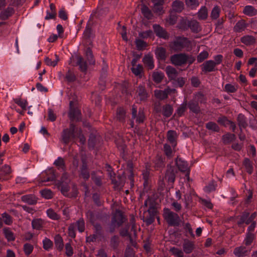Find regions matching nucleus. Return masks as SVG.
I'll list each match as a JSON object with an SVG mask.
<instances>
[{"mask_svg":"<svg viewBox=\"0 0 257 257\" xmlns=\"http://www.w3.org/2000/svg\"><path fill=\"white\" fill-rule=\"evenodd\" d=\"M246 252V250L245 249V247L244 246L236 247L235 248L234 251V254L238 256H241L243 255Z\"/></svg>","mask_w":257,"mask_h":257,"instance_id":"nucleus-48","label":"nucleus"},{"mask_svg":"<svg viewBox=\"0 0 257 257\" xmlns=\"http://www.w3.org/2000/svg\"><path fill=\"white\" fill-rule=\"evenodd\" d=\"M132 72L136 75L139 76L141 74V72L143 70V66L141 64H138L136 68L132 67L131 68Z\"/></svg>","mask_w":257,"mask_h":257,"instance_id":"nucleus-50","label":"nucleus"},{"mask_svg":"<svg viewBox=\"0 0 257 257\" xmlns=\"http://www.w3.org/2000/svg\"><path fill=\"white\" fill-rule=\"evenodd\" d=\"M135 44L137 49L139 51L143 50L148 46L146 42L141 39H136Z\"/></svg>","mask_w":257,"mask_h":257,"instance_id":"nucleus-38","label":"nucleus"},{"mask_svg":"<svg viewBox=\"0 0 257 257\" xmlns=\"http://www.w3.org/2000/svg\"><path fill=\"white\" fill-rule=\"evenodd\" d=\"M220 10L218 7L215 6L212 10L211 17L213 19H216L219 16Z\"/></svg>","mask_w":257,"mask_h":257,"instance_id":"nucleus-55","label":"nucleus"},{"mask_svg":"<svg viewBox=\"0 0 257 257\" xmlns=\"http://www.w3.org/2000/svg\"><path fill=\"white\" fill-rule=\"evenodd\" d=\"M13 12L14 9L13 8H8L5 11L1 12L0 18L2 20H5L11 16Z\"/></svg>","mask_w":257,"mask_h":257,"instance_id":"nucleus-31","label":"nucleus"},{"mask_svg":"<svg viewBox=\"0 0 257 257\" xmlns=\"http://www.w3.org/2000/svg\"><path fill=\"white\" fill-rule=\"evenodd\" d=\"M77 61V65H79L80 70L82 72H85L87 69V66L85 61H84L83 58L79 55L76 56Z\"/></svg>","mask_w":257,"mask_h":257,"instance_id":"nucleus-18","label":"nucleus"},{"mask_svg":"<svg viewBox=\"0 0 257 257\" xmlns=\"http://www.w3.org/2000/svg\"><path fill=\"white\" fill-rule=\"evenodd\" d=\"M155 96L160 100H164L168 98V95L165 90H159L155 91Z\"/></svg>","mask_w":257,"mask_h":257,"instance_id":"nucleus-39","label":"nucleus"},{"mask_svg":"<svg viewBox=\"0 0 257 257\" xmlns=\"http://www.w3.org/2000/svg\"><path fill=\"white\" fill-rule=\"evenodd\" d=\"M254 237V235L251 232H248L247 234L246 239H245V244L246 245H248L250 244V243L253 241Z\"/></svg>","mask_w":257,"mask_h":257,"instance_id":"nucleus-64","label":"nucleus"},{"mask_svg":"<svg viewBox=\"0 0 257 257\" xmlns=\"http://www.w3.org/2000/svg\"><path fill=\"white\" fill-rule=\"evenodd\" d=\"M5 237L8 241H14L15 239V237L13 232L8 228H4L3 229Z\"/></svg>","mask_w":257,"mask_h":257,"instance_id":"nucleus-28","label":"nucleus"},{"mask_svg":"<svg viewBox=\"0 0 257 257\" xmlns=\"http://www.w3.org/2000/svg\"><path fill=\"white\" fill-rule=\"evenodd\" d=\"M147 212L148 213L149 215L146 217L144 216L143 220L146 223V225L149 226L154 222L155 218L157 215L158 211H154V212L150 210L145 211L144 214Z\"/></svg>","mask_w":257,"mask_h":257,"instance_id":"nucleus-9","label":"nucleus"},{"mask_svg":"<svg viewBox=\"0 0 257 257\" xmlns=\"http://www.w3.org/2000/svg\"><path fill=\"white\" fill-rule=\"evenodd\" d=\"M143 62L149 69H152L154 68V64L153 58L150 54L145 55L143 58Z\"/></svg>","mask_w":257,"mask_h":257,"instance_id":"nucleus-17","label":"nucleus"},{"mask_svg":"<svg viewBox=\"0 0 257 257\" xmlns=\"http://www.w3.org/2000/svg\"><path fill=\"white\" fill-rule=\"evenodd\" d=\"M215 63L212 60H209L205 62L202 65V70L203 72H209L214 70Z\"/></svg>","mask_w":257,"mask_h":257,"instance_id":"nucleus-12","label":"nucleus"},{"mask_svg":"<svg viewBox=\"0 0 257 257\" xmlns=\"http://www.w3.org/2000/svg\"><path fill=\"white\" fill-rule=\"evenodd\" d=\"M130 225L128 224L125 225L124 228H122L119 230V234L122 237L128 236L130 241H132V237L131 234L128 232Z\"/></svg>","mask_w":257,"mask_h":257,"instance_id":"nucleus-29","label":"nucleus"},{"mask_svg":"<svg viewBox=\"0 0 257 257\" xmlns=\"http://www.w3.org/2000/svg\"><path fill=\"white\" fill-rule=\"evenodd\" d=\"M190 42L187 38L178 37L176 40L170 43L169 47L174 52H179L188 46Z\"/></svg>","mask_w":257,"mask_h":257,"instance_id":"nucleus-2","label":"nucleus"},{"mask_svg":"<svg viewBox=\"0 0 257 257\" xmlns=\"http://www.w3.org/2000/svg\"><path fill=\"white\" fill-rule=\"evenodd\" d=\"M166 72L170 80H175L178 74V72L176 69L171 66L166 67Z\"/></svg>","mask_w":257,"mask_h":257,"instance_id":"nucleus-15","label":"nucleus"},{"mask_svg":"<svg viewBox=\"0 0 257 257\" xmlns=\"http://www.w3.org/2000/svg\"><path fill=\"white\" fill-rule=\"evenodd\" d=\"M125 180V176L124 172H123L121 175H118L117 176V180L115 179H112V183L114 184V188L116 189L117 187L119 186H123Z\"/></svg>","mask_w":257,"mask_h":257,"instance_id":"nucleus-13","label":"nucleus"},{"mask_svg":"<svg viewBox=\"0 0 257 257\" xmlns=\"http://www.w3.org/2000/svg\"><path fill=\"white\" fill-rule=\"evenodd\" d=\"M52 245L53 242L50 239L46 238L43 240V247L45 249L48 250L50 248Z\"/></svg>","mask_w":257,"mask_h":257,"instance_id":"nucleus-59","label":"nucleus"},{"mask_svg":"<svg viewBox=\"0 0 257 257\" xmlns=\"http://www.w3.org/2000/svg\"><path fill=\"white\" fill-rule=\"evenodd\" d=\"M77 105V101H70L68 116L71 122L73 121H81L82 120L81 113Z\"/></svg>","mask_w":257,"mask_h":257,"instance_id":"nucleus-1","label":"nucleus"},{"mask_svg":"<svg viewBox=\"0 0 257 257\" xmlns=\"http://www.w3.org/2000/svg\"><path fill=\"white\" fill-rule=\"evenodd\" d=\"M235 139V136L232 134H227L222 137L223 142L224 144H228Z\"/></svg>","mask_w":257,"mask_h":257,"instance_id":"nucleus-35","label":"nucleus"},{"mask_svg":"<svg viewBox=\"0 0 257 257\" xmlns=\"http://www.w3.org/2000/svg\"><path fill=\"white\" fill-rule=\"evenodd\" d=\"M152 77L153 80L157 83H160L164 78V75L163 73L159 72H154L153 73Z\"/></svg>","mask_w":257,"mask_h":257,"instance_id":"nucleus-41","label":"nucleus"},{"mask_svg":"<svg viewBox=\"0 0 257 257\" xmlns=\"http://www.w3.org/2000/svg\"><path fill=\"white\" fill-rule=\"evenodd\" d=\"M86 56L87 57V59L88 61L89 62V63L90 64L94 65L95 63V60L94 59L92 51L89 47L87 48L86 51Z\"/></svg>","mask_w":257,"mask_h":257,"instance_id":"nucleus-40","label":"nucleus"},{"mask_svg":"<svg viewBox=\"0 0 257 257\" xmlns=\"http://www.w3.org/2000/svg\"><path fill=\"white\" fill-rule=\"evenodd\" d=\"M55 244L57 248L60 251L63 249L64 247L63 239L59 234L56 235L55 237Z\"/></svg>","mask_w":257,"mask_h":257,"instance_id":"nucleus-27","label":"nucleus"},{"mask_svg":"<svg viewBox=\"0 0 257 257\" xmlns=\"http://www.w3.org/2000/svg\"><path fill=\"white\" fill-rule=\"evenodd\" d=\"M187 59V54L185 53L174 54L170 58L172 63L176 66H181L186 63Z\"/></svg>","mask_w":257,"mask_h":257,"instance_id":"nucleus-4","label":"nucleus"},{"mask_svg":"<svg viewBox=\"0 0 257 257\" xmlns=\"http://www.w3.org/2000/svg\"><path fill=\"white\" fill-rule=\"evenodd\" d=\"M78 230L82 232L85 230V223L83 218H80L76 222Z\"/></svg>","mask_w":257,"mask_h":257,"instance_id":"nucleus-54","label":"nucleus"},{"mask_svg":"<svg viewBox=\"0 0 257 257\" xmlns=\"http://www.w3.org/2000/svg\"><path fill=\"white\" fill-rule=\"evenodd\" d=\"M34 249L33 246L30 243H26L24 245V251L27 255L31 254Z\"/></svg>","mask_w":257,"mask_h":257,"instance_id":"nucleus-53","label":"nucleus"},{"mask_svg":"<svg viewBox=\"0 0 257 257\" xmlns=\"http://www.w3.org/2000/svg\"><path fill=\"white\" fill-rule=\"evenodd\" d=\"M172 9L175 12L180 13L184 9V3L182 1H175L172 4Z\"/></svg>","mask_w":257,"mask_h":257,"instance_id":"nucleus-21","label":"nucleus"},{"mask_svg":"<svg viewBox=\"0 0 257 257\" xmlns=\"http://www.w3.org/2000/svg\"><path fill=\"white\" fill-rule=\"evenodd\" d=\"M206 127L209 130L218 132L219 131V127L218 125L213 122H209L206 124Z\"/></svg>","mask_w":257,"mask_h":257,"instance_id":"nucleus-47","label":"nucleus"},{"mask_svg":"<svg viewBox=\"0 0 257 257\" xmlns=\"http://www.w3.org/2000/svg\"><path fill=\"white\" fill-rule=\"evenodd\" d=\"M177 133L174 131H169L167 133V139L169 142L173 145L176 144Z\"/></svg>","mask_w":257,"mask_h":257,"instance_id":"nucleus-23","label":"nucleus"},{"mask_svg":"<svg viewBox=\"0 0 257 257\" xmlns=\"http://www.w3.org/2000/svg\"><path fill=\"white\" fill-rule=\"evenodd\" d=\"M245 27V22L243 20H241L237 23L234 28L236 31H240V30L244 29Z\"/></svg>","mask_w":257,"mask_h":257,"instance_id":"nucleus-58","label":"nucleus"},{"mask_svg":"<svg viewBox=\"0 0 257 257\" xmlns=\"http://www.w3.org/2000/svg\"><path fill=\"white\" fill-rule=\"evenodd\" d=\"M99 137H97L93 134H91L88 141V145L89 148H91L93 149L97 144V142L99 140Z\"/></svg>","mask_w":257,"mask_h":257,"instance_id":"nucleus-22","label":"nucleus"},{"mask_svg":"<svg viewBox=\"0 0 257 257\" xmlns=\"http://www.w3.org/2000/svg\"><path fill=\"white\" fill-rule=\"evenodd\" d=\"M173 112V107L169 104H166L163 107V115L168 117L170 116Z\"/></svg>","mask_w":257,"mask_h":257,"instance_id":"nucleus-32","label":"nucleus"},{"mask_svg":"<svg viewBox=\"0 0 257 257\" xmlns=\"http://www.w3.org/2000/svg\"><path fill=\"white\" fill-rule=\"evenodd\" d=\"M207 9L205 7H203L198 13V17L200 19L204 20L207 18Z\"/></svg>","mask_w":257,"mask_h":257,"instance_id":"nucleus-42","label":"nucleus"},{"mask_svg":"<svg viewBox=\"0 0 257 257\" xmlns=\"http://www.w3.org/2000/svg\"><path fill=\"white\" fill-rule=\"evenodd\" d=\"M165 214V219L170 226H178L180 225V218L177 213L168 210Z\"/></svg>","mask_w":257,"mask_h":257,"instance_id":"nucleus-3","label":"nucleus"},{"mask_svg":"<svg viewBox=\"0 0 257 257\" xmlns=\"http://www.w3.org/2000/svg\"><path fill=\"white\" fill-rule=\"evenodd\" d=\"M243 13L250 16H254L256 14V10L250 6H247L245 7Z\"/></svg>","mask_w":257,"mask_h":257,"instance_id":"nucleus-37","label":"nucleus"},{"mask_svg":"<svg viewBox=\"0 0 257 257\" xmlns=\"http://www.w3.org/2000/svg\"><path fill=\"white\" fill-rule=\"evenodd\" d=\"M75 127V125L72 122H71L69 128L64 130L62 135V140L65 144H68L70 142V138L74 135Z\"/></svg>","mask_w":257,"mask_h":257,"instance_id":"nucleus-6","label":"nucleus"},{"mask_svg":"<svg viewBox=\"0 0 257 257\" xmlns=\"http://www.w3.org/2000/svg\"><path fill=\"white\" fill-rule=\"evenodd\" d=\"M138 94L141 101L146 100L148 97V93H147L145 87L143 86H140L139 87Z\"/></svg>","mask_w":257,"mask_h":257,"instance_id":"nucleus-36","label":"nucleus"},{"mask_svg":"<svg viewBox=\"0 0 257 257\" xmlns=\"http://www.w3.org/2000/svg\"><path fill=\"white\" fill-rule=\"evenodd\" d=\"M21 199L23 201L27 203L29 205L36 204L37 202V199L32 195L23 196Z\"/></svg>","mask_w":257,"mask_h":257,"instance_id":"nucleus-19","label":"nucleus"},{"mask_svg":"<svg viewBox=\"0 0 257 257\" xmlns=\"http://www.w3.org/2000/svg\"><path fill=\"white\" fill-rule=\"evenodd\" d=\"M154 31L156 35L159 38L164 39H168L169 36L168 33L165 30H164L159 25H154L153 26Z\"/></svg>","mask_w":257,"mask_h":257,"instance_id":"nucleus-10","label":"nucleus"},{"mask_svg":"<svg viewBox=\"0 0 257 257\" xmlns=\"http://www.w3.org/2000/svg\"><path fill=\"white\" fill-rule=\"evenodd\" d=\"M47 214L50 218L53 219L58 220L59 219L58 214L52 209L47 210Z\"/></svg>","mask_w":257,"mask_h":257,"instance_id":"nucleus-61","label":"nucleus"},{"mask_svg":"<svg viewBox=\"0 0 257 257\" xmlns=\"http://www.w3.org/2000/svg\"><path fill=\"white\" fill-rule=\"evenodd\" d=\"M188 28H189L193 32L196 33H198L201 30L199 23L196 20L188 21L187 26L186 24H182L180 27V28L184 30H187Z\"/></svg>","mask_w":257,"mask_h":257,"instance_id":"nucleus-7","label":"nucleus"},{"mask_svg":"<svg viewBox=\"0 0 257 257\" xmlns=\"http://www.w3.org/2000/svg\"><path fill=\"white\" fill-rule=\"evenodd\" d=\"M167 169L165 174V178H167L169 182L174 183L176 177V173L177 171L175 169V167L171 165L167 166Z\"/></svg>","mask_w":257,"mask_h":257,"instance_id":"nucleus-8","label":"nucleus"},{"mask_svg":"<svg viewBox=\"0 0 257 257\" xmlns=\"http://www.w3.org/2000/svg\"><path fill=\"white\" fill-rule=\"evenodd\" d=\"M119 244V237L118 235H114L112 236L110 240V245L113 249H116Z\"/></svg>","mask_w":257,"mask_h":257,"instance_id":"nucleus-26","label":"nucleus"},{"mask_svg":"<svg viewBox=\"0 0 257 257\" xmlns=\"http://www.w3.org/2000/svg\"><path fill=\"white\" fill-rule=\"evenodd\" d=\"M255 41V38L251 36H246L241 39V42L246 45L254 44Z\"/></svg>","mask_w":257,"mask_h":257,"instance_id":"nucleus-30","label":"nucleus"},{"mask_svg":"<svg viewBox=\"0 0 257 257\" xmlns=\"http://www.w3.org/2000/svg\"><path fill=\"white\" fill-rule=\"evenodd\" d=\"M208 56V53L207 51H204L199 54V55H198L197 60L198 62L200 63L204 61L205 59H206Z\"/></svg>","mask_w":257,"mask_h":257,"instance_id":"nucleus-57","label":"nucleus"},{"mask_svg":"<svg viewBox=\"0 0 257 257\" xmlns=\"http://www.w3.org/2000/svg\"><path fill=\"white\" fill-rule=\"evenodd\" d=\"M60 185H61V188H60L61 193L66 196H69V194H68V192L69 190L68 182H65L64 183L60 184Z\"/></svg>","mask_w":257,"mask_h":257,"instance_id":"nucleus-46","label":"nucleus"},{"mask_svg":"<svg viewBox=\"0 0 257 257\" xmlns=\"http://www.w3.org/2000/svg\"><path fill=\"white\" fill-rule=\"evenodd\" d=\"M175 162L179 170L181 172H185L189 170L187 162L182 161L181 159H179L178 157L176 158Z\"/></svg>","mask_w":257,"mask_h":257,"instance_id":"nucleus-16","label":"nucleus"},{"mask_svg":"<svg viewBox=\"0 0 257 257\" xmlns=\"http://www.w3.org/2000/svg\"><path fill=\"white\" fill-rule=\"evenodd\" d=\"M173 80V84L176 86V83H177L178 85L180 87H182L185 83L183 77H179L177 79H175Z\"/></svg>","mask_w":257,"mask_h":257,"instance_id":"nucleus-60","label":"nucleus"},{"mask_svg":"<svg viewBox=\"0 0 257 257\" xmlns=\"http://www.w3.org/2000/svg\"><path fill=\"white\" fill-rule=\"evenodd\" d=\"M41 193L42 196L46 199H50L52 198V192L50 190H43L41 191Z\"/></svg>","mask_w":257,"mask_h":257,"instance_id":"nucleus-56","label":"nucleus"},{"mask_svg":"<svg viewBox=\"0 0 257 257\" xmlns=\"http://www.w3.org/2000/svg\"><path fill=\"white\" fill-rule=\"evenodd\" d=\"M126 112L123 107H119L116 111V118L120 122H123L125 120Z\"/></svg>","mask_w":257,"mask_h":257,"instance_id":"nucleus-25","label":"nucleus"},{"mask_svg":"<svg viewBox=\"0 0 257 257\" xmlns=\"http://www.w3.org/2000/svg\"><path fill=\"white\" fill-rule=\"evenodd\" d=\"M163 5H154L153 11L155 13L158 14L159 15H161L163 13Z\"/></svg>","mask_w":257,"mask_h":257,"instance_id":"nucleus-62","label":"nucleus"},{"mask_svg":"<svg viewBox=\"0 0 257 257\" xmlns=\"http://www.w3.org/2000/svg\"><path fill=\"white\" fill-rule=\"evenodd\" d=\"M237 121H238V124L240 127H242L243 128H245L247 126V123L245 121L244 115H243L242 114H239L238 115Z\"/></svg>","mask_w":257,"mask_h":257,"instance_id":"nucleus-45","label":"nucleus"},{"mask_svg":"<svg viewBox=\"0 0 257 257\" xmlns=\"http://www.w3.org/2000/svg\"><path fill=\"white\" fill-rule=\"evenodd\" d=\"M187 105V101H185L184 103L177 109V113L178 116H181L185 112Z\"/></svg>","mask_w":257,"mask_h":257,"instance_id":"nucleus-52","label":"nucleus"},{"mask_svg":"<svg viewBox=\"0 0 257 257\" xmlns=\"http://www.w3.org/2000/svg\"><path fill=\"white\" fill-rule=\"evenodd\" d=\"M187 105L190 110H191L192 112L196 113L200 112V109L197 101L195 100H191L188 102V103H187Z\"/></svg>","mask_w":257,"mask_h":257,"instance_id":"nucleus-20","label":"nucleus"},{"mask_svg":"<svg viewBox=\"0 0 257 257\" xmlns=\"http://www.w3.org/2000/svg\"><path fill=\"white\" fill-rule=\"evenodd\" d=\"M55 59L52 61L51 59L49 58H46L45 59V61L48 65L52 66H55L57 62L59 61V57L57 55H55Z\"/></svg>","mask_w":257,"mask_h":257,"instance_id":"nucleus-51","label":"nucleus"},{"mask_svg":"<svg viewBox=\"0 0 257 257\" xmlns=\"http://www.w3.org/2000/svg\"><path fill=\"white\" fill-rule=\"evenodd\" d=\"M194 248V243L189 240H185L183 243V250L186 253H190Z\"/></svg>","mask_w":257,"mask_h":257,"instance_id":"nucleus-24","label":"nucleus"},{"mask_svg":"<svg viewBox=\"0 0 257 257\" xmlns=\"http://www.w3.org/2000/svg\"><path fill=\"white\" fill-rule=\"evenodd\" d=\"M141 11L144 16L148 19H150L152 17V14L151 10L145 5H143L141 8Z\"/></svg>","mask_w":257,"mask_h":257,"instance_id":"nucleus-33","label":"nucleus"},{"mask_svg":"<svg viewBox=\"0 0 257 257\" xmlns=\"http://www.w3.org/2000/svg\"><path fill=\"white\" fill-rule=\"evenodd\" d=\"M187 7L193 9L199 5V0H185Z\"/></svg>","mask_w":257,"mask_h":257,"instance_id":"nucleus-43","label":"nucleus"},{"mask_svg":"<svg viewBox=\"0 0 257 257\" xmlns=\"http://www.w3.org/2000/svg\"><path fill=\"white\" fill-rule=\"evenodd\" d=\"M155 53L159 60L165 61L167 58L166 50L163 47H157L155 50Z\"/></svg>","mask_w":257,"mask_h":257,"instance_id":"nucleus-14","label":"nucleus"},{"mask_svg":"<svg viewBox=\"0 0 257 257\" xmlns=\"http://www.w3.org/2000/svg\"><path fill=\"white\" fill-rule=\"evenodd\" d=\"M84 3V0H78L74 6L73 7V12L77 13L82 8Z\"/></svg>","mask_w":257,"mask_h":257,"instance_id":"nucleus-49","label":"nucleus"},{"mask_svg":"<svg viewBox=\"0 0 257 257\" xmlns=\"http://www.w3.org/2000/svg\"><path fill=\"white\" fill-rule=\"evenodd\" d=\"M43 221L41 219H34L32 220V224L34 229L40 230L43 226Z\"/></svg>","mask_w":257,"mask_h":257,"instance_id":"nucleus-34","label":"nucleus"},{"mask_svg":"<svg viewBox=\"0 0 257 257\" xmlns=\"http://www.w3.org/2000/svg\"><path fill=\"white\" fill-rule=\"evenodd\" d=\"M243 164L245 167L247 173L251 174L252 172V166L250 161L248 158H245L243 162Z\"/></svg>","mask_w":257,"mask_h":257,"instance_id":"nucleus-44","label":"nucleus"},{"mask_svg":"<svg viewBox=\"0 0 257 257\" xmlns=\"http://www.w3.org/2000/svg\"><path fill=\"white\" fill-rule=\"evenodd\" d=\"M2 217L4 219V222L8 225H10L12 223V220L11 216L6 213L2 214Z\"/></svg>","mask_w":257,"mask_h":257,"instance_id":"nucleus-63","label":"nucleus"},{"mask_svg":"<svg viewBox=\"0 0 257 257\" xmlns=\"http://www.w3.org/2000/svg\"><path fill=\"white\" fill-rule=\"evenodd\" d=\"M111 220L116 223L117 227H119L125 222L126 218L122 211L116 209L115 213L112 215Z\"/></svg>","mask_w":257,"mask_h":257,"instance_id":"nucleus-5","label":"nucleus"},{"mask_svg":"<svg viewBox=\"0 0 257 257\" xmlns=\"http://www.w3.org/2000/svg\"><path fill=\"white\" fill-rule=\"evenodd\" d=\"M81 161L82 163V165L81 168V175L82 176L83 179L87 180L89 178L90 175L89 172L87 170V166L86 157L82 156Z\"/></svg>","mask_w":257,"mask_h":257,"instance_id":"nucleus-11","label":"nucleus"}]
</instances>
